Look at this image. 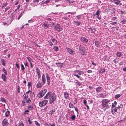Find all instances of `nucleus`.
I'll return each mask as SVG.
<instances>
[{"instance_id": "nucleus-1", "label": "nucleus", "mask_w": 126, "mask_h": 126, "mask_svg": "<svg viewBox=\"0 0 126 126\" xmlns=\"http://www.w3.org/2000/svg\"><path fill=\"white\" fill-rule=\"evenodd\" d=\"M45 99H49V102L50 104L52 103L55 100V94L54 93L51 92H48L46 96H45Z\"/></svg>"}, {"instance_id": "nucleus-2", "label": "nucleus", "mask_w": 126, "mask_h": 126, "mask_svg": "<svg viewBox=\"0 0 126 126\" xmlns=\"http://www.w3.org/2000/svg\"><path fill=\"white\" fill-rule=\"evenodd\" d=\"M110 100L107 99H103L102 101V106L103 108L108 109L111 106V103L110 102Z\"/></svg>"}, {"instance_id": "nucleus-3", "label": "nucleus", "mask_w": 126, "mask_h": 126, "mask_svg": "<svg viewBox=\"0 0 126 126\" xmlns=\"http://www.w3.org/2000/svg\"><path fill=\"white\" fill-rule=\"evenodd\" d=\"M123 106L121 104H120L119 106L118 107L115 108L114 109L111 110V112L112 114H115V112H117V110H118L120 111H121L123 108Z\"/></svg>"}, {"instance_id": "nucleus-4", "label": "nucleus", "mask_w": 126, "mask_h": 126, "mask_svg": "<svg viewBox=\"0 0 126 126\" xmlns=\"http://www.w3.org/2000/svg\"><path fill=\"white\" fill-rule=\"evenodd\" d=\"M47 92V90L46 89H44L43 90L39 92V97L41 98Z\"/></svg>"}, {"instance_id": "nucleus-5", "label": "nucleus", "mask_w": 126, "mask_h": 126, "mask_svg": "<svg viewBox=\"0 0 126 126\" xmlns=\"http://www.w3.org/2000/svg\"><path fill=\"white\" fill-rule=\"evenodd\" d=\"M79 53L82 55H84L85 53V50L83 47H79Z\"/></svg>"}, {"instance_id": "nucleus-6", "label": "nucleus", "mask_w": 126, "mask_h": 126, "mask_svg": "<svg viewBox=\"0 0 126 126\" xmlns=\"http://www.w3.org/2000/svg\"><path fill=\"white\" fill-rule=\"evenodd\" d=\"M66 51L70 54L73 55L75 53V51L71 49L68 47H66Z\"/></svg>"}, {"instance_id": "nucleus-7", "label": "nucleus", "mask_w": 126, "mask_h": 126, "mask_svg": "<svg viewBox=\"0 0 126 126\" xmlns=\"http://www.w3.org/2000/svg\"><path fill=\"white\" fill-rule=\"evenodd\" d=\"M2 124L3 126H7L9 124L8 120L7 119H5L2 122Z\"/></svg>"}, {"instance_id": "nucleus-8", "label": "nucleus", "mask_w": 126, "mask_h": 126, "mask_svg": "<svg viewBox=\"0 0 126 126\" xmlns=\"http://www.w3.org/2000/svg\"><path fill=\"white\" fill-rule=\"evenodd\" d=\"M36 72L37 74L38 78H40L41 77L40 71V70L38 68H36Z\"/></svg>"}, {"instance_id": "nucleus-9", "label": "nucleus", "mask_w": 126, "mask_h": 126, "mask_svg": "<svg viewBox=\"0 0 126 126\" xmlns=\"http://www.w3.org/2000/svg\"><path fill=\"white\" fill-rule=\"evenodd\" d=\"M46 78L47 81V84L48 85L50 84V78L48 76V75L47 73L46 74Z\"/></svg>"}, {"instance_id": "nucleus-10", "label": "nucleus", "mask_w": 126, "mask_h": 126, "mask_svg": "<svg viewBox=\"0 0 126 126\" xmlns=\"http://www.w3.org/2000/svg\"><path fill=\"white\" fill-rule=\"evenodd\" d=\"M46 79L45 76L44 74H43L42 77V81L43 84H44L46 82Z\"/></svg>"}, {"instance_id": "nucleus-11", "label": "nucleus", "mask_w": 126, "mask_h": 126, "mask_svg": "<svg viewBox=\"0 0 126 126\" xmlns=\"http://www.w3.org/2000/svg\"><path fill=\"white\" fill-rule=\"evenodd\" d=\"M62 29L60 27V26L59 25H57L56 26V31L58 32H60L61 31Z\"/></svg>"}, {"instance_id": "nucleus-12", "label": "nucleus", "mask_w": 126, "mask_h": 126, "mask_svg": "<svg viewBox=\"0 0 126 126\" xmlns=\"http://www.w3.org/2000/svg\"><path fill=\"white\" fill-rule=\"evenodd\" d=\"M42 26L45 29H47L49 26V25L47 23H45L42 25Z\"/></svg>"}, {"instance_id": "nucleus-13", "label": "nucleus", "mask_w": 126, "mask_h": 126, "mask_svg": "<svg viewBox=\"0 0 126 126\" xmlns=\"http://www.w3.org/2000/svg\"><path fill=\"white\" fill-rule=\"evenodd\" d=\"M81 40L82 42L86 43H87L88 41V40L87 39L82 37L81 38Z\"/></svg>"}, {"instance_id": "nucleus-14", "label": "nucleus", "mask_w": 126, "mask_h": 126, "mask_svg": "<svg viewBox=\"0 0 126 126\" xmlns=\"http://www.w3.org/2000/svg\"><path fill=\"white\" fill-rule=\"evenodd\" d=\"M5 75L2 74L1 75V77L2 79L3 80L4 82L6 81L7 78L5 76Z\"/></svg>"}, {"instance_id": "nucleus-15", "label": "nucleus", "mask_w": 126, "mask_h": 126, "mask_svg": "<svg viewBox=\"0 0 126 126\" xmlns=\"http://www.w3.org/2000/svg\"><path fill=\"white\" fill-rule=\"evenodd\" d=\"M102 87H99L96 88V91L97 92H101L102 90Z\"/></svg>"}, {"instance_id": "nucleus-16", "label": "nucleus", "mask_w": 126, "mask_h": 126, "mask_svg": "<svg viewBox=\"0 0 126 126\" xmlns=\"http://www.w3.org/2000/svg\"><path fill=\"white\" fill-rule=\"evenodd\" d=\"M44 84H43V83L42 82L40 83L39 82H38L37 85L36 87L37 88H40Z\"/></svg>"}, {"instance_id": "nucleus-17", "label": "nucleus", "mask_w": 126, "mask_h": 126, "mask_svg": "<svg viewBox=\"0 0 126 126\" xmlns=\"http://www.w3.org/2000/svg\"><path fill=\"white\" fill-rule=\"evenodd\" d=\"M76 73L78 74L79 75H80L84 74V72L79 70H77L76 71Z\"/></svg>"}, {"instance_id": "nucleus-18", "label": "nucleus", "mask_w": 126, "mask_h": 126, "mask_svg": "<svg viewBox=\"0 0 126 126\" xmlns=\"http://www.w3.org/2000/svg\"><path fill=\"white\" fill-rule=\"evenodd\" d=\"M64 95L66 99H67L69 96L68 93L66 92L64 93Z\"/></svg>"}, {"instance_id": "nucleus-19", "label": "nucleus", "mask_w": 126, "mask_h": 126, "mask_svg": "<svg viewBox=\"0 0 126 126\" xmlns=\"http://www.w3.org/2000/svg\"><path fill=\"white\" fill-rule=\"evenodd\" d=\"M74 24L76 26H79L80 25V23L78 21H73Z\"/></svg>"}, {"instance_id": "nucleus-20", "label": "nucleus", "mask_w": 126, "mask_h": 126, "mask_svg": "<svg viewBox=\"0 0 126 126\" xmlns=\"http://www.w3.org/2000/svg\"><path fill=\"white\" fill-rule=\"evenodd\" d=\"M95 46L97 47H99L100 46V44L99 42L97 41H95Z\"/></svg>"}, {"instance_id": "nucleus-21", "label": "nucleus", "mask_w": 126, "mask_h": 126, "mask_svg": "<svg viewBox=\"0 0 126 126\" xmlns=\"http://www.w3.org/2000/svg\"><path fill=\"white\" fill-rule=\"evenodd\" d=\"M56 64L57 67L60 68L62 67L63 65V63H56Z\"/></svg>"}, {"instance_id": "nucleus-22", "label": "nucleus", "mask_w": 126, "mask_h": 126, "mask_svg": "<svg viewBox=\"0 0 126 126\" xmlns=\"http://www.w3.org/2000/svg\"><path fill=\"white\" fill-rule=\"evenodd\" d=\"M126 22V19H123L120 22V23L122 24H125Z\"/></svg>"}, {"instance_id": "nucleus-23", "label": "nucleus", "mask_w": 126, "mask_h": 126, "mask_svg": "<svg viewBox=\"0 0 126 126\" xmlns=\"http://www.w3.org/2000/svg\"><path fill=\"white\" fill-rule=\"evenodd\" d=\"M25 101L26 103L28 104H30L31 102V100L29 98H28L27 99H26Z\"/></svg>"}, {"instance_id": "nucleus-24", "label": "nucleus", "mask_w": 126, "mask_h": 126, "mask_svg": "<svg viewBox=\"0 0 126 126\" xmlns=\"http://www.w3.org/2000/svg\"><path fill=\"white\" fill-rule=\"evenodd\" d=\"M98 96H99L101 97H102L103 98H104V96H105V95H104V94L103 93H100L98 94Z\"/></svg>"}, {"instance_id": "nucleus-25", "label": "nucleus", "mask_w": 126, "mask_h": 126, "mask_svg": "<svg viewBox=\"0 0 126 126\" xmlns=\"http://www.w3.org/2000/svg\"><path fill=\"white\" fill-rule=\"evenodd\" d=\"M116 56L118 57H120L122 56V53L120 52H118L116 54Z\"/></svg>"}, {"instance_id": "nucleus-26", "label": "nucleus", "mask_w": 126, "mask_h": 126, "mask_svg": "<svg viewBox=\"0 0 126 126\" xmlns=\"http://www.w3.org/2000/svg\"><path fill=\"white\" fill-rule=\"evenodd\" d=\"M43 104V105L44 106H45L46 105L48 101L47 100H43L42 101Z\"/></svg>"}, {"instance_id": "nucleus-27", "label": "nucleus", "mask_w": 126, "mask_h": 126, "mask_svg": "<svg viewBox=\"0 0 126 126\" xmlns=\"http://www.w3.org/2000/svg\"><path fill=\"white\" fill-rule=\"evenodd\" d=\"M1 62L2 64L4 66H5L6 65V63H5V60L3 59H1Z\"/></svg>"}, {"instance_id": "nucleus-28", "label": "nucleus", "mask_w": 126, "mask_h": 126, "mask_svg": "<svg viewBox=\"0 0 126 126\" xmlns=\"http://www.w3.org/2000/svg\"><path fill=\"white\" fill-rule=\"evenodd\" d=\"M113 1H114V3L116 5H118L120 2L119 0H114Z\"/></svg>"}, {"instance_id": "nucleus-29", "label": "nucleus", "mask_w": 126, "mask_h": 126, "mask_svg": "<svg viewBox=\"0 0 126 126\" xmlns=\"http://www.w3.org/2000/svg\"><path fill=\"white\" fill-rule=\"evenodd\" d=\"M2 71L4 72L5 75H7V72L6 70L4 68L2 69Z\"/></svg>"}, {"instance_id": "nucleus-30", "label": "nucleus", "mask_w": 126, "mask_h": 126, "mask_svg": "<svg viewBox=\"0 0 126 126\" xmlns=\"http://www.w3.org/2000/svg\"><path fill=\"white\" fill-rule=\"evenodd\" d=\"M23 96L24 97V99H25V100L26 99H27L28 97V96L26 95L25 94H24L23 95Z\"/></svg>"}, {"instance_id": "nucleus-31", "label": "nucleus", "mask_w": 126, "mask_h": 126, "mask_svg": "<svg viewBox=\"0 0 126 126\" xmlns=\"http://www.w3.org/2000/svg\"><path fill=\"white\" fill-rule=\"evenodd\" d=\"M27 107L30 110H32L33 109V106L32 105L28 106H27Z\"/></svg>"}, {"instance_id": "nucleus-32", "label": "nucleus", "mask_w": 126, "mask_h": 126, "mask_svg": "<svg viewBox=\"0 0 126 126\" xmlns=\"http://www.w3.org/2000/svg\"><path fill=\"white\" fill-rule=\"evenodd\" d=\"M10 111H6L5 113V115L6 117H8Z\"/></svg>"}, {"instance_id": "nucleus-33", "label": "nucleus", "mask_w": 126, "mask_h": 126, "mask_svg": "<svg viewBox=\"0 0 126 126\" xmlns=\"http://www.w3.org/2000/svg\"><path fill=\"white\" fill-rule=\"evenodd\" d=\"M121 96V94H116L115 97V98L116 99H117L119 97Z\"/></svg>"}, {"instance_id": "nucleus-34", "label": "nucleus", "mask_w": 126, "mask_h": 126, "mask_svg": "<svg viewBox=\"0 0 126 126\" xmlns=\"http://www.w3.org/2000/svg\"><path fill=\"white\" fill-rule=\"evenodd\" d=\"M70 118L72 120H73L75 119L76 116L75 115H74L72 116L71 117H70Z\"/></svg>"}, {"instance_id": "nucleus-35", "label": "nucleus", "mask_w": 126, "mask_h": 126, "mask_svg": "<svg viewBox=\"0 0 126 126\" xmlns=\"http://www.w3.org/2000/svg\"><path fill=\"white\" fill-rule=\"evenodd\" d=\"M19 126H24V124L21 121L18 124Z\"/></svg>"}, {"instance_id": "nucleus-36", "label": "nucleus", "mask_w": 126, "mask_h": 126, "mask_svg": "<svg viewBox=\"0 0 126 126\" xmlns=\"http://www.w3.org/2000/svg\"><path fill=\"white\" fill-rule=\"evenodd\" d=\"M105 71V69L104 68H102L100 71V72L101 73L104 72Z\"/></svg>"}, {"instance_id": "nucleus-37", "label": "nucleus", "mask_w": 126, "mask_h": 126, "mask_svg": "<svg viewBox=\"0 0 126 126\" xmlns=\"http://www.w3.org/2000/svg\"><path fill=\"white\" fill-rule=\"evenodd\" d=\"M1 100L3 102L6 103V100L3 98L2 97L1 98Z\"/></svg>"}, {"instance_id": "nucleus-38", "label": "nucleus", "mask_w": 126, "mask_h": 126, "mask_svg": "<svg viewBox=\"0 0 126 126\" xmlns=\"http://www.w3.org/2000/svg\"><path fill=\"white\" fill-rule=\"evenodd\" d=\"M100 11L99 10H97L95 14L97 16H99V15Z\"/></svg>"}, {"instance_id": "nucleus-39", "label": "nucleus", "mask_w": 126, "mask_h": 126, "mask_svg": "<svg viewBox=\"0 0 126 126\" xmlns=\"http://www.w3.org/2000/svg\"><path fill=\"white\" fill-rule=\"evenodd\" d=\"M21 70H23L25 69V67L22 64H21Z\"/></svg>"}, {"instance_id": "nucleus-40", "label": "nucleus", "mask_w": 126, "mask_h": 126, "mask_svg": "<svg viewBox=\"0 0 126 126\" xmlns=\"http://www.w3.org/2000/svg\"><path fill=\"white\" fill-rule=\"evenodd\" d=\"M21 104L22 106H24L25 105V103L24 100H23L22 101Z\"/></svg>"}, {"instance_id": "nucleus-41", "label": "nucleus", "mask_w": 126, "mask_h": 126, "mask_svg": "<svg viewBox=\"0 0 126 126\" xmlns=\"http://www.w3.org/2000/svg\"><path fill=\"white\" fill-rule=\"evenodd\" d=\"M73 106V104H72L71 103H70L69 104V107L70 108H72V107Z\"/></svg>"}, {"instance_id": "nucleus-42", "label": "nucleus", "mask_w": 126, "mask_h": 126, "mask_svg": "<svg viewBox=\"0 0 126 126\" xmlns=\"http://www.w3.org/2000/svg\"><path fill=\"white\" fill-rule=\"evenodd\" d=\"M117 17H113L111 18V20L112 21H114L116 20L117 19Z\"/></svg>"}, {"instance_id": "nucleus-43", "label": "nucleus", "mask_w": 126, "mask_h": 126, "mask_svg": "<svg viewBox=\"0 0 126 126\" xmlns=\"http://www.w3.org/2000/svg\"><path fill=\"white\" fill-rule=\"evenodd\" d=\"M117 21H115L114 22H112L111 23H110V24L113 25H114L115 24H117Z\"/></svg>"}, {"instance_id": "nucleus-44", "label": "nucleus", "mask_w": 126, "mask_h": 126, "mask_svg": "<svg viewBox=\"0 0 126 126\" xmlns=\"http://www.w3.org/2000/svg\"><path fill=\"white\" fill-rule=\"evenodd\" d=\"M116 106V105L114 103H112L111 104V109H113L114 107Z\"/></svg>"}, {"instance_id": "nucleus-45", "label": "nucleus", "mask_w": 126, "mask_h": 126, "mask_svg": "<svg viewBox=\"0 0 126 126\" xmlns=\"http://www.w3.org/2000/svg\"><path fill=\"white\" fill-rule=\"evenodd\" d=\"M31 85V83L30 82H28V86L29 88H30Z\"/></svg>"}, {"instance_id": "nucleus-46", "label": "nucleus", "mask_w": 126, "mask_h": 126, "mask_svg": "<svg viewBox=\"0 0 126 126\" xmlns=\"http://www.w3.org/2000/svg\"><path fill=\"white\" fill-rule=\"evenodd\" d=\"M39 105L40 107H42L44 106L42 102H41L39 103Z\"/></svg>"}, {"instance_id": "nucleus-47", "label": "nucleus", "mask_w": 126, "mask_h": 126, "mask_svg": "<svg viewBox=\"0 0 126 126\" xmlns=\"http://www.w3.org/2000/svg\"><path fill=\"white\" fill-rule=\"evenodd\" d=\"M83 104H84V105L86 106L87 105V102L86 101V100L85 99H84L83 100Z\"/></svg>"}, {"instance_id": "nucleus-48", "label": "nucleus", "mask_w": 126, "mask_h": 126, "mask_svg": "<svg viewBox=\"0 0 126 126\" xmlns=\"http://www.w3.org/2000/svg\"><path fill=\"white\" fill-rule=\"evenodd\" d=\"M73 75L74 76H76V77H77L78 78V79H79L80 78V76H79V75H78V74H73Z\"/></svg>"}, {"instance_id": "nucleus-49", "label": "nucleus", "mask_w": 126, "mask_h": 126, "mask_svg": "<svg viewBox=\"0 0 126 126\" xmlns=\"http://www.w3.org/2000/svg\"><path fill=\"white\" fill-rule=\"evenodd\" d=\"M7 5V3L6 2L5 3L3 4L2 5V7H5Z\"/></svg>"}, {"instance_id": "nucleus-50", "label": "nucleus", "mask_w": 126, "mask_h": 126, "mask_svg": "<svg viewBox=\"0 0 126 126\" xmlns=\"http://www.w3.org/2000/svg\"><path fill=\"white\" fill-rule=\"evenodd\" d=\"M35 124L37 126H40V124H39V123L37 122L36 121H35Z\"/></svg>"}, {"instance_id": "nucleus-51", "label": "nucleus", "mask_w": 126, "mask_h": 126, "mask_svg": "<svg viewBox=\"0 0 126 126\" xmlns=\"http://www.w3.org/2000/svg\"><path fill=\"white\" fill-rule=\"evenodd\" d=\"M28 121L29 122V124H31L32 123V122L30 121V118H28Z\"/></svg>"}, {"instance_id": "nucleus-52", "label": "nucleus", "mask_w": 126, "mask_h": 126, "mask_svg": "<svg viewBox=\"0 0 126 126\" xmlns=\"http://www.w3.org/2000/svg\"><path fill=\"white\" fill-rule=\"evenodd\" d=\"M75 111L77 112V113L78 115L79 114V111H78V109H77L76 108H75Z\"/></svg>"}, {"instance_id": "nucleus-53", "label": "nucleus", "mask_w": 126, "mask_h": 126, "mask_svg": "<svg viewBox=\"0 0 126 126\" xmlns=\"http://www.w3.org/2000/svg\"><path fill=\"white\" fill-rule=\"evenodd\" d=\"M10 8V7L9 6H7L6 8L5 9V12H6L7 10H8V9Z\"/></svg>"}, {"instance_id": "nucleus-54", "label": "nucleus", "mask_w": 126, "mask_h": 126, "mask_svg": "<svg viewBox=\"0 0 126 126\" xmlns=\"http://www.w3.org/2000/svg\"><path fill=\"white\" fill-rule=\"evenodd\" d=\"M16 66L19 69V64L16 63Z\"/></svg>"}, {"instance_id": "nucleus-55", "label": "nucleus", "mask_w": 126, "mask_h": 126, "mask_svg": "<svg viewBox=\"0 0 126 126\" xmlns=\"http://www.w3.org/2000/svg\"><path fill=\"white\" fill-rule=\"evenodd\" d=\"M29 111L28 110H25V112L24 113V114H28L27 112H28Z\"/></svg>"}, {"instance_id": "nucleus-56", "label": "nucleus", "mask_w": 126, "mask_h": 126, "mask_svg": "<svg viewBox=\"0 0 126 126\" xmlns=\"http://www.w3.org/2000/svg\"><path fill=\"white\" fill-rule=\"evenodd\" d=\"M27 59H28L29 61L30 62V63H31V58H30V57H27Z\"/></svg>"}, {"instance_id": "nucleus-57", "label": "nucleus", "mask_w": 126, "mask_h": 126, "mask_svg": "<svg viewBox=\"0 0 126 126\" xmlns=\"http://www.w3.org/2000/svg\"><path fill=\"white\" fill-rule=\"evenodd\" d=\"M77 84L79 86H80L81 85V84L79 82H78L77 83Z\"/></svg>"}, {"instance_id": "nucleus-58", "label": "nucleus", "mask_w": 126, "mask_h": 126, "mask_svg": "<svg viewBox=\"0 0 126 126\" xmlns=\"http://www.w3.org/2000/svg\"><path fill=\"white\" fill-rule=\"evenodd\" d=\"M22 15V13H21V14L19 16L18 18V19H19L21 17Z\"/></svg>"}, {"instance_id": "nucleus-59", "label": "nucleus", "mask_w": 126, "mask_h": 126, "mask_svg": "<svg viewBox=\"0 0 126 126\" xmlns=\"http://www.w3.org/2000/svg\"><path fill=\"white\" fill-rule=\"evenodd\" d=\"M87 72L88 73H90L92 72V71L91 70H89L87 71Z\"/></svg>"}, {"instance_id": "nucleus-60", "label": "nucleus", "mask_w": 126, "mask_h": 126, "mask_svg": "<svg viewBox=\"0 0 126 126\" xmlns=\"http://www.w3.org/2000/svg\"><path fill=\"white\" fill-rule=\"evenodd\" d=\"M28 22L29 23H32L33 22V21L32 20H28Z\"/></svg>"}, {"instance_id": "nucleus-61", "label": "nucleus", "mask_w": 126, "mask_h": 126, "mask_svg": "<svg viewBox=\"0 0 126 126\" xmlns=\"http://www.w3.org/2000/svg\"><path fill=\"white\" fill-rule=\"evenodd\" d=\"M24 64L25 66H28V63L27 62L24 63Z\"/></svg>"}, {"instance_id": "nucleus-62", "label": "nucleus", "mask_w": 126, "mask_h": 126, "mask_svg": "<svg viewBox=\"0 0 126 126\" xmlns=\"http://www.w3.org/2000/svg\"><path fill=\"white\" fill-rule=\"evenodd\" d=\"M79 82V81L77 80V79H76L75 80V81L74 82L75 83H76V84H77V83H78V82Z\"/></svg>"}, {"instance_id": "nucleus-63", "label": "nucleus", "mask_w": 126, "mask_h": 126, "mask_svg": "<svg viewBox=\"0 0 126 126\" xmlns=\"http://www.w3.org/2000/svg\"><path fill=\"white\" fill-rule=\"evenodd\" d=\"M97 18L99 19L100 20L101 19V17H99V16H97L96 17Z\"/></svg>"}, {"instance_id": "nucleus-64", "label": "nucleus", "mask_w": 126, "mask_h": 126, "mask_svg": "<svg viewBox=\"0 0 126 126\" xmlns=\"http://www.w3.org/2000/svg\"><path fill=\"white\" fill-rule=\"evenodd\" d=\"M123 70L124 71L126 72V67L123 68Z\"/></svg>"}]
</instances>
